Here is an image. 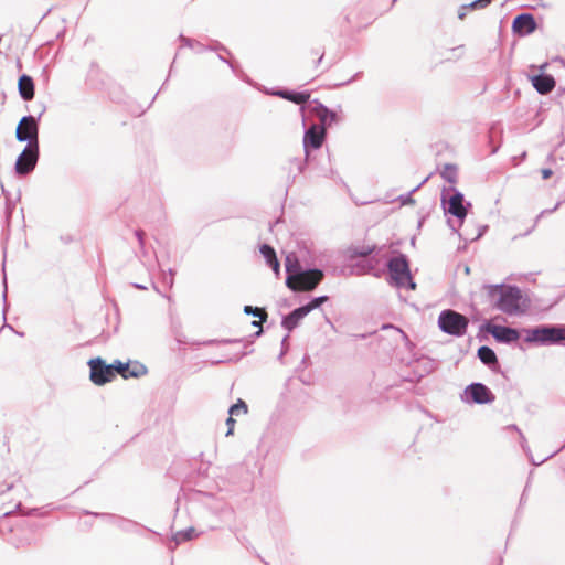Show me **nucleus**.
<instances>
[{
	"mask_svg": "<svg viewBox=\"0 0 565 565\" xmlns=\"http://www.w3.org/2000/svg\"><path fill=\"white\" fill-rule=\"evenodd\" d=\"M88 366L90 371L89 379L95 385H105L116 377L115 362L106 364L103 359L95 358L88 361Z\"/></svg>",
	"mask_w": 565,
	"mask_h": 565,
	"instance_id": "1",
	"label": "nucleus"
},
{
	"mask_svg": "<svg viewBox=\"0 0 565 565\" xmlns=\"http://www.w3.org/2000/svg\"><path fill=\"white\" fill-rule=\"evenodd\" d=\"M318 115L323 124H326L328 120H333V115L329 114L326 109H321Z\"/></svg>",
	"mask_w": 565,
	"mask_h": 565,
	"instance_id": "23",
	"label": "nucleus"
},
{
	"mask_svg": "<svg viewBox=\"0 0 565 565\" xmlns=\"http://www.w3.org/2000/svg\"><path fill=\"white\" fill-rule=\"evenodd\" d=\"M324 137V129L322 127L313 126L306 134L305 145L306 147L311 146L312 148H319L322 145Z\"/></svg>",
	"mask_w": 565,
	"mask_h": 565,
	"instance_id": "15",
	"label": "nucleus"
},
{
	"mask_svg": "<svg viewBox=\"0 0 565 565\" xmlns=\"http://www.w3.org/2000/svg\"><path fill=\"white\" fill-rule=\"evenodd\" d=\"M530 342H556L561 340H565V328L563 327H554V328H541L535 329L529 332L526 338Z\"/></svg>",
	"mask_w": 565,
	"mask_h": 565,
	"instance_id": "6",
	"label": "nucleus"
},
{
	"mask_svg": "<svg viewBox=\"0 0 565 565\" xmlns=\"http://www.w3.org/2000/svg\"><path fill=\"white\" fill-rule=\"evenodd\" d=\"M247 411H248V407H247L246 403L243 399H238L237 403H235L234 405H232L230 407L228 413L231 416H239V415L247 414Z\"/></svg>",
	"mask_w": 565,
	"mask_h": 565,
	"instance_id": "20",
	"label": "nucleus"
},
{
	"mask_svg": "<svg viewBox=\"0 0 565 565\" xmlns=\"http://www.w3.org/2000/svg\"><path fill=\"white\" fill-rule=\"evenodd\" d=\"M448 212L452 215L463 218L467 214V209L463 204V196L460 193H456L450 196L448 201Z\"/></svg>",
	"mask_w": 565,
	"mask_h": 565,
	"instance_id": "14",
	"label": "nucleus"
},
{
	"mask_svg": "<svg viewBox=\"0 0 565 565\" xmlns=\"http://www.w3.org/2000/svg\"><path fill=\"white\" fill-rule=\"evenodd\" d=\"M18 89L20 96L24 100H32L34 98L35 88H34V82L31 76L29 75H22L20 76L18 81Z\"/></svg>",
	"mask_w": 565,
	"mask_h": 565,
	"instance_id": "12",
	"label": "nucleus"
},
{
	"mask_svg": "<svg viewBox=\"0 0 565 565\" xmlns=\"http://www.w3.org/2000/svg\"><path fill=\"white\" fill-rule=\"evenodd\" d=\"M285 98H287L296 104H302L308 100L309 95L307 93H290V94H285Z\"/></svg>",
	"mask_w": 565,
	"mask_h": 565,
	"instance_id": "22",
	"label": "nucleus"
},
{
	"mask_svg": "<svg viewBox=\"0 0 565 565\" xmlns=\"http://www.w3.org/2000/svg\"><path fill=\"white\" fill-rule=\"evenodd\" d=\"M478 355L481 359V361L487 364L493 363L495 361L494 352L488 347L480 348Z\"/></svg>",
	"mask_w": 565,
	"mask_h": 565,
	"instance_id": "21",
	"label": "nucleus"
},
{
	"mask_svg": "<svg viewBox=\"0 0 565 565\" xmlns=\"http://www.w3.org/2000/svg\"><path fill=\"white\" fill-rule=\"evenodd\" d=\"M136 235H137L140 244H143V239H145V235H146L145 232L139 230V231L136 232Z\"/></svg>",
	"mask_w": 565,
	"mask_h": 565,
	"instance_id": "25",
	"label": "nucleus"
},
{
	"mask_svg": "<svg viewBox=\"0 0 565 565\" xmlns=\"http://www.w3.org/2000/svg\"><path fill=\"white\" fill-rule=\"evenodd\" d=\"M322 273L320 270H308L289 275L287 286L295 291L312 290L321 280Z\"/></svg>",
	"mask_w": 565,
	"mask_h": 565,
	"instance_id": "2",
	"label": "nucleus"
},
{
	"mask_svg": "<svg viewBox=\"0 0 565 565\" xmlns=\"http://www.w3.org/2000/svg\"><path fill=\"white\" fill-rule=\"evenodd\" d=\"M532 84L542 94L548 93L555 86L553 77L548 75H539L532 77Z\"/></svg>",
	"mask_w": 565,
	"mask_h": 565,
	"instance_id": "17",
	"label": "nucleus"
},
{
	"mask_svg": "<svg viewBox=\"0 0 565 565\" xmlns=\"http://www.w3.org/2000/svg\"><path fill=\"white\" fill-rule=\"evenodd\" d=\"M492 297L498 300L499 307L505 311H512L515 308L518 292L513 289L495 288Z\"/></svg>",
	"mask_w": 565,
	"mask_h": 565,
	"instance_id": "10",
	"label": "nucleus"
},
{
	"mask_svg": "<svg viewBox=\"0 0 565 565\" xmlns=\"http://www.w3.org/2000/svg\"><path fill=\"white\" fill-rule=\"evenodd\" d=\"M39 145H29L18 157L15 162V171L20 175L30 173L38 162Z\"/></svg>",
	"mask_w": 565,
	"mask_h": 565,
	"instance_id": "3",
	"label": "nucleus"
},
{
	"mask_svg": "<svg viewBox=\"0 0 565 565\" xmlns=\"http://www.w3.org/2000/svg\"><path fill=\"white\" fill-rule=\"evenodd\" d=\"M116 375L119 374L122 379L140 377L147 373V367L138 362L115 361Z\"/></svg>",
	"mask_w": 565,
	"mask_h": 565,
	"instance_id": "8",
	"label": "nucleus"
},
{
	"mask_svg": "<svg viewBox=\"0 0 565 565\" xmlns=\"http://www.w3.org/2000/svg\"><path fill=\"white\" fill-rule=\"evenodd\" d=\"M513 29L520 34H529L534 31L535 22L532 15L521 14L515 18Z\"/></svg>",
	"mask_w": 565,
	"mask_h": 565,
	"instance_id": "13",
	"label": "nucleus"
},
{
	"mask_svg": "<svg viewBox=\"0 0 565 565\" xmlns=\"http://www.w3.org/2000/svg\"><path fill=\"white\" fill-rule=\"evenodd\" d=\"M390 273L392 279L401 287H406L411 290L415 289V284L411 279L408 265L405 259L396 258L390 264Z\"/></svg>",
	"mask_w": 565,
	"mask_h": 565,
	"instance_id": "4",
	"label": "nucleus"
},
{
	"mask_svg": "<svg viewBox=\"0 0 565 565\" xmlns=\"http://www.w3.org/2000/svg\"><path fill=\"white\" fill-rule=\"evenodd\" d=\"M466 393L469 394L476 403H487L491 399L488 388L481 384L471 385Z\"/></svg>",
	"mask_w": 565,
	"mask_h": 565,
	"instance_id": "16",
	"label": "nucleus"
},
{
	"mask_svg": "<svg viewBox=\"0 0 565 565\" xmlns=\"http://www.w3.org/2000/svg\"><path fill=\"white\" fill-rule=\"evenodd\" d=\"M467 319L454 311L443 312L439 317L440 328L451 334H460L467 327Z\"/></svg>",
	"mask_w": 565,
	"mask_h": 565,
	"instance_id": "5",
	"label": "nucleus"
},
{
	"mask_svg": "<svg viewBox=\"0 0 565 565\" xmlns=\"http://www.w3.org/2000/svg\"><path fill=\"white\" fill-rule=\"evenodd\" d=\"M260 253L266 259L267 264L274 269L276 275L279 274V260L277 259L276 253L274 248L269 245H263L260 247Z\"/></svg>",
	"mask_w": 565,
	"mask_h": 565,
	"instance_id": "18",
	"label": "nucleus"
},
{
	"mask_svg": "<svg viewBox=\"0 0 565 565\" xmlns=\"http://www.w3.org/2000/svg\"><path fill=\"white\" fill-rule=\"evenodd\" d=\"M234 416H231L227 418L226 420V425L228 426V430L226 433V436H231L234 431V424H235V419L233 418Z\"/></svg>",
	"mask_w": 565,
	"mask_h": 565,
	"instance_id": "24",
	"label": "nucleus"
},
{
	"mask_svg": "<svg viewBox=\"0 0 565 565\" xmlns=\"http://www.w3.org/2000/svg\"><path fill=\"white\" fill-rule=\"evenodd\" d=\"M543 174H544V178H548L550 171L546 170V171L543 172Z\"/></svg>",
	"mask_w": 565,
	"mask_h": 565,
	"instance_id": "27",
	"label": "nucleus"
},
{
	"mask_svg": "<svg viewBox=\"0 0 565 565\" xmlns=\"http://www.w3.org/2000/svg\"><path fill=\"white\" fill-rule=\"evenodd\" d=\"M38 132L39 129L35 118L32 116H25L18 124L15 137L19 141L29 140V145H39Z\"/></svg>",
	"mask_w": 565,
	"mask_h": 565,
	"instance_id": "7",
	"label": "nucleus"
},
{
	"mask_svg": "<svg viewBox=\"0 0 565 565\" xmlns=\"http://www.w3.org/2000/svg\"><path fill=\"white\" fill-rule=\"evenodd\" d=\"M484 329L499 341L511 342L519 338V333L514 329L492 324H488Z\"/></svg>",
	"mask_w": 565,
	"mask_h": 565,
	"instance_id": "11",
	"label": "nucleus"
},
{
	"mask_svg": "<svg viewBox=\"0 0 565 565\" xmlns=\"http://www.w3.org/2000/svg\"><path fill=\"white\" fill-rule=\"evenodd\" d=\"M274 94L277 95V96L282 97V92L281 90L275 92Z\"/></svg>",
	"mask_w": 565,
	"mask_h": 565,
	"instance_id": "26",
	"label": "nucleus"
},
{
	"mask_svg": "<svg viewBox=\"0 0 565 565\" xmlns=\"http://www.w3.org/2000/svg\"><path fill=\"white\" fill-rule=\"evenodd\" d=\"M323 301V297L316 298L307 306L296 309L285 319V327L288 329L295 328L301 319H303L312 309L318 308Z\"/></svg>",
	"mask_w": 565,
	"mask_h": 565,
	"instance_id": "9",
	"label": "nucleus"
},
{
	"mask_svg": "<svg viewBox=\"0 0 565 565\" xmlns=\"http://www.w3.org/2000/svg\"><path fill=\"white\" fill-rule=\"evenodd\" d=\"M244 311H245L246 313H248V315H249V313H252V315H254L255 317H258V318H259V320H258V321H253V326L258 327V331L256 332V334H257V335H259V334L262 333V331H263V329H262V323H263V321H265V319L267 318V313H266V311H265L263 308H257V307H256V308H253L252 306H246V307L244 308Z\"/></svg>",
	"mask_w": 565,
	"mask_h": 565,
	"instance_id": "19",
	"label": "nucleus"
}]
</instances>
